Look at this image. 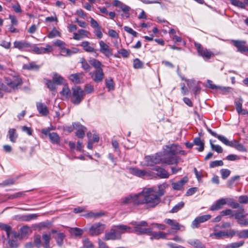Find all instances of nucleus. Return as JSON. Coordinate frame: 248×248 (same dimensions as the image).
<instances>
[{"mask_svg": "<svg viewBox=\"0 0 248 248\" xmlns=\"http://www.w3.org/2000/svg\"><path fill=\"white\" fill-rule=\"evenodd\" d=\"M168 185L164 183L158 186V191L156 192V195L159 196L160 199L161 197L165 194V189L168 186Z\"/></svg>", "mask_w": 248, "mask_h": 248, "instance_id": "f704fd0d", "label": "nucleus"}, {"mask_svg": "<svg viewBox=\"0 0 248 248\" xmlns=\"http://www.w3.org/2000/svg\"><path fill=\"white\" fill-rule=\"evenodd\" d=\"M121 235L116 232L115 230L111 229L109 232L106 233L104 239L106 241L120 239Z\"/></svg>", "mask_w": 248, "mask_h": 248, "instance_id": "b1692460", "label": "nucleus"}, {"mask_svg": "<svg viewBox=\"0 0 248 248\" xmlns=\"http://www.w3.org/2000/svg\"><path fill=\"white\" fill-rule=\"evenodd\" d=\"M92 79L95 82H101L104 78L103 69L95 70L89 73Z\"/></svg>", "mask_w": 248, "mask_h": 248, "instance_id": "f8f14e48", "label": "nucleus"}, {"mask_svg": "<svg viewBox=\"0 0 248 248\" xmlns=\"http://www.w3.org/2000/svg\"><path fill=\"white\" fill-rule=\"evenodd\" d=\"M0 228L6 232L8 238L10 237V235L11 234H13L14 235V236H16V232L15 231H12V228L10 226L6 224L0 223Z\"/></svg>", "mask_w": 248, "mask_h": 248, "instance_id": "c756f323", "label": "nucleus"}, {"mask_svg": "<svg viewBox=\"0 0 248 248\" xmlns=\"http://www.w3.org/2000/svg\"><path fill=\"white\" fill-rule=\"evenodd\" d=\"M220 141L222 142L226 145L231 146L232 141H229L225 137L222 135H219L217 134V136L216 137Z\"/></svg>", "mask_w": 248, "mask_h": 248, "instance_id": "49530a36", "label": "nucleus"}, {"mask_svg": "<svg viewBox=\"0 0 248 248\" xmlns=\"http://www.w3.org/2000/svg\"><path fill=\"white\" fill-rule=\"evenodd\" d=\"M84 95L85 92L79 86L75 87L72 88V97L71 101L73 104L78 105L83 99Z\"/></svg>", "mask_w": 248, "mask_h": 248, "instance_id": "7ed1b4c3", "label": "nucleus"}, {"mask_svg": "<svg viewBox=\"0 0 248 248\" xmlns=\"http://www.w3.org/2000/svg\"><path fill=\"white\" fill-rule=\"evenodd\" d=\"M164 157V154L162 158H159L156 156H147L145 159L146 165L147 166H153L155 164H159L161 162L163 163V158Z\"/></svg>", "mask_w": 248, "mask_h": 248, "instance_id": "ddd939ff", "label": "nucleus"}, {"mask_svg": "<svg viewBox=\"0 0 248 248\" xmlns=\"http://www.w3.org/2000/svg\"><path fill=\"white\" fill-rule=\"evenodd\" d=\"M131 173L136 176L141 177L145 175H150V171H146L136 168H134L131 169Z\"/></svg>", "mask_w": 248, "mask_h": 248, "instance_id": "a878e982", "label": "nucleus"}, {"mask_svg": "<svg viewBox=\"0 0 248 248\" xmlns=\"http://www.w3.org/2000/svg\"><path fill=\"white\" fill-rule=\"evenodd\" d=\"M60 33L57 30L54 29L47 35V37L49 38H53L57 36H60Z\"/></svg>", "mask_w": 248, "mask_h": 248, "instance_id": "0e129e2a", "label": "nucleus"}, {"mask_svg": "<svg viewBox=\"0 0 248 248\" xmlns=\"http://www.w3.org/2000/svg\"><path fill=\"white\" fill-rule=\"evenodd\" d=\"M143 65V63L139 59H135L133 61V67L135 69L142 68Z\"/></svg>", "mask_w": 248, "mask_h": 248, "instance_id": "5fc2aeb1", "label": "nucleus"}, {"mask_svg": "<svg viewBox=\"0 0 248 248\" xmlns=\"http://www.w3.org/2000/svg\"><path fill=\"white\" fill-rule=\"evenodd\" d=\"M131 223L135 226L133 228V231L140 234H144L145 228L143 227H147L148 225V223L145 221L140 222L133 221Z\"/></svg>", "mask_w": 248, "mask_h": 248, "instance_id": "9d476101", "label": "nucleus"}, {"mask_svg": "<svg viewBox=\"0 0 248 248\" xmlns=\"http://www.w3.org/2000/svg\"><path fill=\"white\" fill-rule=\"evenodd\" d=\"M40 66L36 64L35 62H31L25 64L23 66V69L28 70L37 71L39 69Z\"/></svg>", "mask_w": 248, "mask_h": 248, "instance_id": "2f4dec72", "label": "nucleus"}, {"mask_svg": "<svg viewBox=\"0 0 248 248\" xmlns=\"http://www.w3.org/2000/svg\"><path fill=\"white\" fill-rule=\"evenodd\" d=\"M230 201H232L231 199L229 198H221L217 200L214 204L210 207V209L211 211H217L220 209L222 206L226 204Z\"/></svg>", "mask_w": 248, "mask_h": 248, "instance_id": "4468645a", "label": "nucleus"}, {"mask_svg": "<svg viewBox=\"0 0 248 248\" xmlns=\"http://www.w3.org/2000/svg\"><path fill=\"white\" fill-rule=\"evenodd\" d=\"M15 182V179L13 178H9L3 181L2 183H0V186H5L14 184Z\"/></svg>", "mask_w": 248, "mask_h": 248, "instance_id": "bf43d9fd", "label": "nucleus"}, {"mask_svg": "<svg viewBox=\"0 0 248 248\" xmlns=\"http://www.w3.org/2000/svg\"><path fill=\"white\" fill-rule=\"evenodd\" d=\"M230 2L233 5L245 9V4L242 1H240L239 0H229Z\"/></svg>", "mask_w": 248, "mask_h": 248, "instance_id": "de8ad7c7", "label": "nucleus"}, {"mask_svg": "<svg viewBox=\"0 0 248 248\" xmlns=\"http://www.w3.org/2000/svg\"><path fill=\"white\" fill-rule=\"evenodd\" d=\"M118 53L121 54L123 58H128L129 56V52L124 48H122L118 50Z\"/></svg>", "mask_w": 248, "mask_h": 248, "instance_id": "774afa93", "label": "nucleus"}, {"mask_svg": "<svg viewBox=\"0 0 248 248\" xmlns=\"http://www.w3.org/2000/svg\"><path fill=\"white\" fill-rule=\"evenodd\" d=\"M49 128H43L42 129V133L45 135L48 136L51 142L53 144H58L60 142V137L55 132H50Z\"/></svg>", "mask_w": 248, "mask_h": 248, "instance_id": "423d86ee", "label": "nucleus"}, {"mask_svg": "<svg viewBox=\"0 0 248 248\" xmlns=\"http://www.w3.org/2000/svg\"><path fill=\"white\" fill-rule=\"evenodd\" d=\"M210 144L212 150L217 152V153H221L223 152V149L220 145L214 144L211 140L210 141Z\"/></svg>", "mask_w": 248, "mask_h": 248, "instance_id": "603ef678", "label": "nucleus"}, {"mask_svg": "<svg viewBox=\"0 0 248 248\" xmlns=\"http://www.w3.org/2000/svg\"><path fill=\"white\" fill-rule=\"evenodd\" d=\"M81 67L85 71H89L91 69V66L84 59L81 60Z\"/></svg>", "mask_w": 248, "mask_h": 248, "instance_id": "4d7b16f0", "label": "nucleus"}, {"mask_svg": "<svg viewBox=\"0 0 248 248\" xmlns=\"http://www.w3.org/2000/svg\"><path fill=\"white\" fill-rule=\"evenodd\" d=\"M106 86L108 91L113 90L114 88V82L113 79L111 78H109L106 79Z\"/></svg>", "mask_w": 248, "mask_h": 248, "instance_id": "a18cd8bd", "label": "nucleus"}, {"mask_svg": "<svg viewBox=\"0 0 248 248\" xmlns=\"http://www.w3.org/2000/svg\"><path fill=\"white\" fill-rule=\"evenodd\" d=\"M188 182V178L187 177H184L182 179L178 181L177 182H172L171 185L172 188L174 190H181L182 189L184 185Z\"/></svg>", "mask_w": 248, "mask_h": 248, "instance_id": "393cba45", "label": "nucleus"}, {"mask_svg": "<svg viewBox=\"0 0 248 248\" xmlns=\"http://www.w3.org/2000/svg\"><path fill=\"white\" fill-rule=\"evenodd\" d=\"M164 222L171 227L173 230H179L181 228L185 229V227L183 225L180 224L176 220L171 219L170 218H166L164 220Z\"/></svg>", "mask_w": 248, "mask_h": 248, "instance_id": "412c9836", "label": "nucleus"}, {"mask_svg": "<svg viewBox=\"0 0 248 248\" xmlns=\"http://www.w3.org/2000/svg\"><path fill=\"white\" fill-rule=\"evenodd\" d=\"M164 157L163 158L164 164L167 165L177 164L181 158L176 155L180 154L186 155V153L181 149L180 146L177 144H172L165 145L164 148Z\"/></svg>", "mask_w": 248, "mask_h": 248, "instance_id": "f257e3e1", "label": "nucleus"}, {"mask_svg": "<svg viewBox=\"0 0 248 248\" xmlns=\"http://www.w3.org/2000/svg\"><path fill=\"white\" fill-rule=\"evenodd\" d=\"M30 231V227L27 226H24L20 229V233L23 236L28 234Z\"/></svg>", "mask_w": 248, "mask_h": 248, "instance_id": "13d9d810", "label": "nucleus"}, {"mask_svg": "<svg viewBox=\"0 0 248 248\" xmlns=\"http://www.w3.org/2000/svg\"><path fill=\"white\" fill-rule=\"evenodd\" d=\"M38 216L36 214H29L25 215H16L15 216L14 219L16 220L23 221H29L32 219L36 218Z\"/></svg>", "mask_w": 248, "mask_h": 248, "instance_id": "4be33fe9", "label": "nucleus"}, {"mask_svg": "<svg viewBox=\"0 0 248 248\" xmlns=\"http://www.w3.org/2000/svg\"><path fill=\"white\" fill-rule=\"evenodd\" d=\"M89 62L90 64L95 69V70L103 69V64L99 61L97 59L94 58L92 59L89 60Z\"/></svg>", "mask_w": 248, "mask_h": 248, "instance_id": "72a5a7b5", "label": "nucleus"}, {"mask_svg": "<svg viewBox=\"0 0 248 248\" xmlns=\"http://www.w3.org/2000/svg\"><path fill=\"white\" fill-rule=\"evenodd\" d=\"M52 79L54 82L57 85H61L64 81L63 78L57 73L53 74Z\"/></svg>", "mask_w": 248, "mask_h": 248, "instance_id": "58836bf2", "label": "nucleus"}, {"mask_svg": "<svg viewBox=\"0 0 248 248\" xmlns=\"http://www.w3.org/2000/svg\"><path fill=\"white\" fill-rule=\"evenodd\" d=\"M240 178V176L236 175L233 176L230 179L227 183V185L228 187L231 188H232L235 181L238 180Z\"/></svg>", "mask_w": 248, "mask_h": 248, "instance_id": "09e8293b", "label": "nucleus"}, {"mask_svg": "<svg viewBox=\"0 0 248 248\" xmlns=\"http://www.w3.org/2000/svg\"><path fill=\"white\" fill-rule=\"evenodd\" d=\"M9 138L10 141L13 143L16 142L17 138V134L14 128H10L8 131Z\"/></svg>", "mask_w": 248, "mask_h": 248, "instance_id": "e433bc0d", "label": "nucleus"}, {"mask_svg": "<svg viewBox=\"0 0 248 248\" xmlns=\"http://www.w3.org/2000/svg\"><path fill=\"white\" fill-rule=\"evenodd\" d=\"M81 46L84 51L90 53H94L95 54V56H97L98 54L96 52L97 50L93 46H92L90 42L88 41H83L80 45Z\"/></svg>", "mask_w": 248, "mask_h": 248, "instance_id": "a211bd4d", "label": "nucleus"}, {"mask_svg": "<svg viewBox=\"0 0 248 248\" xmlns=\"http://www.w3.org/2000/svg\"><path fill=\"white\" fill-rule=\"evenodd\" d=\"M153 170L157 172L156 175L161 178H168L169 177V173L163 168L159 166H155Z\"/></svg>", "mask_w": 248, "mask_h": 248, "instance_id": "5701e85b", "label": "nucleus"}, {"mask_svg": "<svg viewBox=\"0 0 248 248\" xmlns=\"http://www.w3.org/2000/svg\"><path fill=\"white\" fill-rule=\"evenodd\" d=\"M99 44L100 46L99 51L106 57L109 58L113 55L112 49L103 40H101L99 41Z\"/></svg>", "mask_w": 248, "mask_h": 248, "instance_id": "6e6552de", "label": "nucleus"}, {"mask_svg": "<svg viewBox=\"0 0 248 248\" xmlns=\"http://www.w3.org/2000/svg\"><path fill=\"white\" fill-rule=\"evenodd\" d=\"M194 143L197 146H199V148L197 149L199 152H202L204 150V144L203 142L201 140L199 137L195 138L194 140Z\"/></svg>", "mask_w": 248, "mask_h": 248, "instance_id": "4c0bfd02", "label": "nucleus"}, {"mask_svg": "<svg viewBox=\"0 0 248 248\" xmlns=\"http://www.w3.org/2000/svg\"><path fill=\"white\" fill-rule=\"evenodd\" d=\"M124 204L132 203L135 205H140V193L129 195L123 199Z\"/></svg>", "mask_w": 248, "mask_h": 248, "instance_id": "0eeeda50", "label": "nucleus"}, {"mask_svg": "<svg viewBox=\"0 0 248 248\" xmlns=\"http://www.w3.org/2000/svg\"><path fill=\"white\" fill-rule=\"evenodd\" d=\"M34 245L37 248H40L42 246L41 237L40 235L35 234L34 236Z\"/></svg>", "mask_w": 248, "mask_h": 248, "instance_id": "c03bdc74", "label": "nucleus"}, {"mask_svg": "<svg viewBox=\"0 0 248 248\" xmlns=\"http://www.w3.org/2000/svg\"><path fill=\"white\" fill-rule=\"evenodd\" d=\"M83 74L82 73H78L73 74L69 76V79L75 84H79L81 83V78H83Z\"/></svg>", "mask_w": 248, "mask_h": 248, "instance_id": "cd10ccee", "label": "nucleus"}, {"mask_svg": "<svg viewBox=\"0 0 248 248\" xmlns=\"http://www.w3.org/2000/svg\"><path fill=\"white\" fill-rule=\"evenodd\" d=\"M104 215V213L102 212H96V213H93V212H90L87 213L85 216L87 217H91V218H97L99 217H101Z\"/></svg>", "mask_w": 248, "mask_h": 248, "instance_id": "864d4df0", "label": "nucleus"}, {"mask_svg": "<svg viewBox=\"0 0 248 248\" xmlns=\"http://www.w3.org/2000/svg\"><path fill=\"white\" fill-rule=\"evenodd\" d=\"M224 163L222 160H215L210 162V168H215L218 166H222Z\"/></svg>", "mask_w": 248, "mask_h": 248, "instance_id": "052dcab7", "label": "nucleus"}, {"mask_svg": "<svg viewBox=\"0 0 248 248\" xmlns=\"http://www.w3.org/2000/svg\"><path fill=\"white\" fill-rule=\"evenodd\" d=\"M62 95L65 96L66 98H69L71 94V91L68 87L67 84H65L62 88V91L60 92Z\"/></svg>", "mask_w": 248, "mask_h": 248, "instance_id": "ea45409f", "label": "nucleus"}, {"mask_svg": "<svg viewBox=\"0 0 248 248\" xmlns=\"http://www.w3.org/2000/svg\"><path fill=\"white\" fill-rule=\"evenodd\" d=\"M60 52L61 53V55L65 57L69 56L72 55V50L66 48L65 46L60 49Z\"/></svg>", "mask_w": 248, "mask_h": 248, "instance_id": "3c124183", "label": "nucleus"}, {"mask_svg": "<svg viewBox=\"0 0 248 248\" xmlns=\"http://www.w3.org/2000/svg\"><path fill=\"white\" fill-rule=\"evenodd\" d=\"M105 229V225L101 223L93 224L90 228V234L92 236L98 235L102 233Z\"/></svg>", "mask_w": 248, "mask_h": 248, "instance_id": "9b49d317", "label": "nucleus"}, {"mask_svg": "<svg viewBox=\"0 0 248 248\" xmlns=\"http://www.w3.org/2000/svg\"><path fill=\"white\" fill-rule=\"evenodd\" d=\"M4 79L5 83L14 90L17 89L18 87L21 86L23 83L21 78L18 76H15L13 77L12 78L5 77Z\"/></svg>", "mask_w": 248, "mask_h": 248, "instance_id": "20e7f679", "label": "nucleus"}, {"mask_svg": "<svg viewBox=\"0 0 248 248\" xmlns=\"http://www.w3.org/2000/svg\"><path fill=\"white\" fill-rule=\"evenodd\" d=\"M15 48H17L20 50H26L27 48L31 46V44L27 42L21 41H16L14 43Z\"/></svg>", "mask_w": 248, "mask_h": 248, "instance_id": "6ab92c4d", "label": "nucleus"}, {"mask_svg": "<svg viewBox=\"0 0 248 248\" xmlns=\"http://www.w3.org/2000/svg\"><path fill=\"white\" fill-rule=\"evenodd\" d=\"M232 42L233 43V45L237 48L238 51L242 53H245V50L247 47L245 46L246 43L245 41L232 40Z\"/></svg>", "mask_w": 248, "mask_h": 248, "instance_id": "aec40b11", "label": "nucleus"}, {"mask_svg": "<svg viewBox=\"0 0 248 248\" xmlns=\"http://www.w3.org/2000/svg\"><path fill=\"white\" fill-rule=\"evenodd\" d=\"M42 239L43 241L42 246L44 248H51L49 244L51 240L50 234L43 233L42 235Z\"/></svg>", "mask_w": 248, "mask_h": 248, "instance_id": "7c9ffc66", "label": "nucleus"}, {"mask_svg": "<svg viewBox=\"0 0 248 248\" xmlns=\"http://www.w3.org/2000/svg\"><path fill=\"white\" fill-rule=\"evenodd\" d=\"M237 236L240 238H248V230H244L241 231H238Z\"/></svg>", "mask_w": 248, "mask_h": 248, "instance_id": "680f3d73", "label": "nucleus"}, {"mask_svg": "<svg viewBox=\"0 0 248 248\" xmlns=\"http://www.w3.org/2000/svg\"><path fill=\"white\" fill-rule=\"evenodd\" d=\"M73 125L77 130L76 136L78 138H83L85 136L86 128L79 123H73Z\"/></svg>", "mask_w": 248, "mask_h": 248, "instance_id": "2eb2a0df", "label": "nucleus"}, {"mask_svg": "<svg viewBox=\"0 0 248 248\" xmlns=\"http://www.w3.org/2000/svg\"><path fill=\"white\" fill-rule=\"evenodd\" d=\"M156 193V189L155 187L143 188L140 193V204H146L150 207L156 206L161 201Z\"/></svg>", "mask_w": 248, "mask_h": 248, "instance_id": "f03ea898", "label": "nucleus"}, {"mask_svg": "<svg viewBox=\"0 0 248 248\" xmlns=\"http://www.w3.org/2000/svg\"><path fill=\"white\" fill-rule=\"evenodd\" d=\"M70 233L76 236H80L83 233V231L78 228H72L70 229Z\"/></svg>", "mask_w": 248, "mask_h": 248, "instance_id": "a19ab883", "label": "nucleus"}, {"mask_svg": "<svg viewBox=\"0 0 248 248\" xmlns=\"http://www.w3.org/2000/svg\"><path fill=\"white\" fill-rule=\"evenodd\" d=\"M124 29L125 31L132 35L134 37H137L138 33L136 31H134L132 28L127 26H124Z\"/></svg>", "mask_w": 248, "mask_h": 248, "instance_id": "e2e57ef3", "label": "nucleus"}, {"mask_svg": "<svg viewBox=\"0 0 248 248\" xmlns=\"http://www.w3.org/2000/svg\"><path fill=\"white\" fill-rule=\"evenodd\" d=\"M211 217L210 215H205L196 217L192 222L191 227L192 229L198 228L200 224L206 222Z\"/></svg>", "mask_w": 248, "mask_h": 248, "instance_id": "1a4fd4ad", "label": "nucleus"}, {"mask_svg": "<svg viewBox=\"0 0 248 248\" xmlns=\"http://www.w3.org/2000/svg\"><path fill=\"white\" fill-rule=\"evenodd\" d=\"M217 89H219L223 94H227L231 92V88L230 87L218 86Z\"/></svg>", "mask_w": 248, "mask_h": 248, "instance_id": "69168bd1", "label": "nucleus"}, {"mask_svg": "<svg viewBox=\"0 0 248 248\" xmlns=\"http://www.w3.org/2000/svg\"><path fill=\"white\" fill-rule=\"evenodd\" d=\"M32 51L38 54L49 53L52 51V47L49 44H47L46 47L34 46L33 47Z\"/></svg>", "mask_w": 248, "mask_h": 248, "instance_id": "f3484780", "label": "nucleus"}, {"mask_svg": "<svg viewBox=\"0 0 248 248\" xmlns=\"http://www.w3.org/2000/svg\"><path fill=\"white\" fill-rule=\"evenodd\" d=\"M221 178L223 179H227L231 174V171L226 169H222L220 170Z\"/></svg>", "mask_w": 248, "mask_h": 248, "instance_id": "8fccbe9b", "label": "nucleus"}, {"mask_svg": "<svg viewBox=\"0 0 248 248\" xmlns=\"http://www.w3.org/2000/svg\"><path fill=\"white\" fill-rule=\"evenodd\" d=\"M65 237V235L62 232H58L57 234L54 236L57 244L59 247H62L63 244V240Z\"/></svg>", "mask_w": 248, "mask_h": 248, "instance_id": "473e14b6", "label": "nucleus"}, {"mask_svg": "<svg viewBox=\"0 0 248 248\" xmlns=\"http://www.w3.org/2000/svg\"><path fill=\"white\" fill-rule=\"evenodd\" d=\"M246 215L243 212H237L234 214V217L237 220L239 224L243 226H248V219L246 218Z\"/></svg>", "mask_w": 248, "mask_h": 248, "instance_id": "dca6fc26", "label": "nucleus"}, {"mask_svg": "<svg viewBox=\"0 0 248 248\" xmlns=\"http://www.w3.org/2000/svg\"><path fill=\"white\" fill-rule=\"evenodd\" d=\"M36 107L38 111L39 114L42 116H46L49 111L46 106L41 102H39L36 103Z\"/></svg>", "mask_w": 248, "mask_h": 248, "instance_id": "bb28decb", "label": "nucleus"}, {"mask_svg": "<svg viewBox=\"0 0 248 248\" xmlns=\"http://www.w3.org/2000/svg\"><path fill=\"white\" fill-rule=\"evenodd\" d=\"M184 206V202H181L176 204L170 211V213H177L180 210H181Z\"/></svg>", "mask_w": 248, "mask_h": 248, "instance_id": "37998d69", "label": "nucleus"}, {"mask_svg": "<svg viewBox=\"0 0 248 248\" xmlns=\"http://www.w3.org/2000/svg\"><path fill=\"white\" fill-rule=\"evenodd\" d=\"M230 147H233L240 152H246L247 151L246 148L236 140H232Z\"/></svg>", "mask_w": 248, "mask_h": 248, "instance_id": "c85d7f7f", "label": "nucleus"}, {"mask_svg": "<svg viewBox=\"0 0 248 248\" xmlns=\"http://www.w3.org/2000/svg\"><path fill=\"white\" fill-rule=\"evenodd\" d=\"M46 84L48 88L51 91H55L56 89L55 82L50 80H46Z\"/></svg>", "mask_w": 248, "mask_h": 248, "instance_id": "338daca9", "label": "nucleus"}, {"mask_svg": "<svg viewBox=\"0 0 248 248\" xmlns=\"http://www.w3.org/2000/svg\"><path fill=\"white\" fill-rule=\"evenodd\" d=\"M189 243L196 248H205V246L198 240L189 242Z\"/></svg>", "mask_w": 248, "mask_h": 248, "instance_id": "6e6d98bb", "label": "nucleus"}, {"mask_svg": "<svg viewBox=\"0 0 248 248\" xmlns=\"http://www.w3.org/2000/svg\"><path fill=\"white\" fill-rule=\"evenodd\" d=\"M166 236L167 234L163 232H154L150 239L151 240L164 239L166 238Z\"/></svg>", "mask_w": 248, "mask_h": 248, "instance_id": "c9c22d12", "label": "nucleus"}, {"mask_svg": "<svg viewBox=\"0 0 248 248\" xmlns=\"http://www.w3.org/2000/svg\"><path fill=\"white\" fill-rule=\"evenodd\" d=\"M194 45L197 49V52L199 56L208 60L213 55V52L208 50L207 48L202 47L200 44L195 42Z\"/></svg>", "mask_w": 248, "mask_h": 248, "instance_id": "39448f33", "label": "nucleus"}, {"mask_svg": "<svg viewBox=\"0 0 248 248\" xmlns=\"http://www.w3.org/2000/svg\"><path fill=\"white\" fill-rule=\"evenodd\" d=\"M227 232L224 231H220L217 232H214L210 234V236L216 239H220L222 237L226 236Z\"/></svg>", "mask_w": 248, "mask_h": 248, "instance_id": "79ce46f5", "label": "nucleus"}]
</instances>
